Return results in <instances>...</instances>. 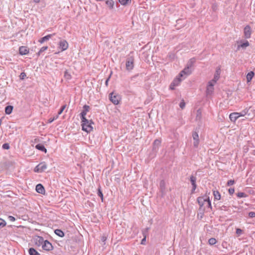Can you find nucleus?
<instances>
[{
    "mask_svg": "<svg viewBox=\"0 0 255 255\" xmlns=\"http://www.w3.org/2000/svg\"><path fill=\"white\" fill-rule=\"evenodd\" d=\"M87 113H81V119L82 121V130L89 132L93 129L92 125L93 124L92 119L89 116L87 117Z\"/></svg>",
    "mask_w": 255,
    "mask_h": 255,
    "instance_id": "nucleus-1",
    "label": "nucleus"
},
{
    "mask_svg": "<svg viewBox=\"0 0 255 255\" xmlns=\"http://www.w3.org/2000/svg\"><path fill=\"white\" fill-rule=\"evenodd\" d=\"M197 201L200 205V210L202 212H204L206 208H211L209 197L207 195H206L204 196L198 197Z\"/></svg>",
    "mask_w": 255,
    "mask_h": 255,
    "instance_id": "nucleus-2",
    "label": "nucleus"
},
{
    "mask_svg": "<svg viewBox=\"0 0 255 255\" xmlns=\"http://www.w3.org/2000/svg\"><path fill=\"white\" fill-rule=\"evenodd\" d=\"M215 84V83H213V82L209 81L208 83V85L207 86L206 88V95L208 97H210L212 94L214 93V85Z\"/></svg>",
    "mask_w": 255,
    "mask_h": 255,
    "instance_id": "nucleus-3",
    "label": "nucleus"
},
{
    "mask_svg": "<svg viewBox=\"0 0 255 255\" xmlns=\"http://www.w3.org/2000/svg\"><path fill=\"white\" fill-rule=\"evenodd\" d=\"M109 99L114 104L118 105L121 98L119 94L112 92L109 95Z\"/></svg>",
    "mask_w": 255,
    "mask_h": 255,
    "instance_id": "nucleus-4",
    "label": "nucleus"
},
{
    "mask_svg": "<svg viewBox=\"0 0 255 255\" xmlns=\"http://www.w3.org/2000/svg\"><path fill=\"white\" fill-rule=\"evenodd\" d=\"M134 58L133 57L130 56L128 57L126 61V66L127 70H131L134 67Z\"/></svg>",
    "mask_w": 255,
    "mask_h": 255,
    "instance_id": "nucleus-5",
    "label": "nucleus"
},
{
    "mask_svg": "<svg viewBox=\"0 0 255 255\" xmlns=\"http://www.w3.org/2000/svg\"><path fill=\"white\" fill-rule=\"evenodd\" d=\"M47 168V165L45 163L42 162L37 165L34 169L35 172H42Z\"/></svg>",
    "mask_w": 255,
    "mask_h": 255,
    "instance_id": "nucleus-6",
    "label": "nucleus"
},
{
    "mask_svg": "<svg viewBox=\"0 0 255 255\" xmlns=\"http://www.w3.org/2000/svg\"><path fill=\"white\" fill-rule=\"evenodd\" d=\"M245 115L241 114V113H231L229 116L230 119L232 122H235L240 117L244 116Z\"/></svg>",
    "mask_w": 255,
    "mask_h": 255,
    "instance_id": "nucleus-7",
    "label": "nucleus"
},
{
    "mask_svg": "<svg viewBox=\"0 0 255 255\" xmlns=\"http://www.w3.org/2000/svg\"><path fill=\"white\" fill-rule=\"evenodd\" d=\"M193 139V145L195 147H198L199 144V139L198 134L196 132H194L192 134Z\"/></svg>",
    "mask_w": 255,
    "mask_h": 255,
    "instance_id": "nucleus-8",
    "label": "nucleus"
},
{
    "mask_svg": "<svg viewBox=\"0 0 255 255\" xmlns=\"http://www.w3.org/2000/svg\"><path fill=\"white\" fill-rule=\"evenodd\" d=\"M42 248L43 250L49 251L52 250L53 246L47 240H45L43 244H42Z\"/></svg>",
    "mask_w": 255,
    "mask_h": 255,
    "instance_id": "nucleus-9",
    "label": "nucleus"
},
{
    "mask_svg": "<svg viewBox=\"0 0 255 255\" xmlns=\"http://www.w3.org/2000/svg\"><path fill=\"white\" fill-rule=\"evenodd\" d=\"M192 72V71L191 69L189 68V67H185L183 70H182L179 74V76L180 77H182L184 75L186 76H188L190 75Z\"/></svg>",
    "mask_w": 255,
    "mask_h": 255,
    "instance_id": "nucleus-10",
    "label": "nucleus"
},
{
    "mask_svg": "<svg viewBox=\"0 0 255 255\" xmlns=\"http://www.w3.org/2000/svg\"><path fill=\"white\" fill-rule=\"evenodd\" d=\"M244 35L246 38H249L251 35V28L249 25H247L244 28Z\"/></svg>",
    "mask_w": 255,
    "mask_h": 255,
    "instance_id": "nucleus-11",
    "label": "nucleus"
},
{
    "mask_svg": "<svg viewBox=\"0 0 255 255\" xmlns=\"http://www.w3.org/2000/svg\"><path fill=\"white\" fill-rule=\"evenodd\" d=\"M238 43H240L238 45L237 47V50H239L241 48H242L243 49H245L247 47L249 46L250 44L249 42L246 40V41L243 42L242 41H238Z\"/></svg>",
    "mask_w": 255,
    "mask_h": 255,
    "instance_id": "nucleus-12",
    "label": "nucleus"
},
{
    "mask_svg": "<svg viewBox=\"0 0 255 255\" xmlns=\"http://www.w3.org/2000/svg\"><path fill=\"white\" fill-rule=\"evenodd\" d=\"M59 47L61 49L62 51L66 50L68 47V44L67 42L65 40H61L59 43Z\"/></svg>",
    "mask_w": 255,
    "mask_h": 255,
    "instance_id": "nucleus-13",
    "label": "nucleus"
},
{
    "mask_svg": "<svg viewBox=\"0 0 255 255\" xmlns=\"http://www.w3.org/2000/svg\"><path fill=\"white\" fill-rule=\"evenodd\" d=\"M19 52L21 55L27 54L29 52V49L25 46H20L19 48Z\"/></svg>",
    "mask_w": 255,
    "mask_h": 255,
    "instance_id": "nucleus-14",
    "label": "nucleus"
},
{
    "mask_svg": "<svg viewBox=\"0 0 255 255\" xmlns=\"http://www.w3.org/2000/svg\"><path fill=\"white\" fill-rule=\"evenodd\" d=\"M220 68H219L216 71L213 79H212L210 81L213 82V83H216V82L219 80V79L220 78Z\"/></svg>",
    "mask_w": 255,
    "mask_h": 255,
    "instance_id": "nucleus-15",
    "label": "nucleus"
},
{
    "mask_svg": "<svg viewBox=\"0 0 255 255\" xmlns=\"http://www.w3.org/2000/svg\"><path fill=\"white\" fill-rule=\"evenodd\" d=\"M161 144V141L159 139H156L154 140L153 144V150L154 151H156L159 147L160 146Z\"/></svg>",
    "mask_w": 255,
    "mask_h": 255,
    "instance_id": "nucleus-16",
    "label": "nucleus"
},
{
    "mask_svg": "<svg viewBox=\"0 0 255 255\" xmlns=\"http://www.w3.org/2000/svg\"><path fill=\"white\" fill-rule=\"evenodd\" d=\"M44 241H45L44 240L43 238L42 237H41L39 236L37 237L35 239V242L36 245H37V246H41V245L42 246V244H43Z\"/></svg>",
    "mask_w": 255,
    "mask_h": 255,
    "instance_id": "nucleus-17",
    "label": "nucleus"
},
{
    "mask_svg": "<svg viewBox=\"0 0 255 255\" xmlns=\"http://www.w3.org/2000/svg\"><path fill=\"white\" fill-rule=\"evenodd\" d=\"M36 191L40 194L45 193V189L44 187L40 184H39L36 186Z\"/></svg>",
    "mask_w": 255,
    "mask_h": 255,
    "instance_id": "nucleus-18",
    "label": "nucleus"
},
{
    "mask_svg": "<svg viewBox=\"0 0 255 255\" xmlns=\"http://www.w3.org/2000/svg\"><path fill=\"white\" fill-rule=\"evenodd\" d=\"M55 34H48L38 40V42L41 44L43 43L44 41L48 40L50 38L52 37L53 35H54Z\"/></svg>",
    "mask_w": 255,
    "mask_h": 255,
    "instance_id": "nucleus-19",
    "label": "nucleus"
},
{
    "mask_svg": "<svg viewBox=\"0 0 255 255\" xmlns=\"http://www.w3.org/2000/svg\"><path fill=\"white\" fill-rule=\"evenodd\" d=\"M196 178L194 176H191L190 177V181L191 182L192 185L193 186L192 192H193L196 188Z\"/></svg>",
    "mask_w": 255,
    "mask_h": 255,
    "instance_id": "nucleus-20",
    "label": "nucleus"
},
{
    "mask_svg": "<svg viewBox=\"0 0 255 255\" xmlns=\"http://www.w3.org/2000/svg\"><path fill=\"white\" fill-rule=\"evenodd\" d=\"M179 76V77H177L175 79H174V80L172 82V86H177L179 85L180 83L182 81V80Z\"/></svg>",
    "mask_w": 255,
    "mask_h": 255,
    "instance_id": "nucleus-21",
    "label": "nucleus"
},
{
    "mask_svg": "<svg viewBox=\"0 0 255 255\" xmlns=\"http://www.w3.org/2000/svg\"><path fill=\"white\" fill-rule=\"evenodd\" d=\"M254 75H255V74L253 71H251L248 73L247 77H246L247 80L248 82H250L252 80Z\"/></svg>",
    "mask_w": 255,
    "mask_h": 255,
    "instance_id": "nucleus-22",
    "label": "nucleus"
},
{
    "mask_svg": "<svg viewBox=\"0 0 255 255\" xmlns=\"http://www.w3.org/2000/svg\"><path fill=\"white\" fill-rule=\"evenodd\" d=\"M159 186L161 192L164 193L165 190V182L164 180H161L160 182Z\"/></svg>",
    "mask_w": 255,
    "mask_h": 255,
    "instance_id": "nucleus-23",
    "label": "nucleus"
},
{
    "mask_svg": "<svg viewBox=\"0 0 255 255\" xmlns=\"http://www.w3.org/2000/svg\"><path fill=\"white\" fill-rule=\"evenodd\" d=\"M35 147L36 149L40 150L41 151H44L45 153H46V152H47V149L45 148V147L43 145H42L41 144H37L36 145Z\"/></svg>",
    "mask_w": 255,
    "mask_h": 255,
    "instance_id": "nucleus-24",
    "label": "nucleus"
},
{
    "mask_svg": "<svg viewBox=\"0 0 255 255\" xmlns=\"http://www.w3.org/2000/svg\"><path fill=\"white\" fill-rule=\"evenodd\" d=\"M213 195L215 200H219L221 198V195L218 191H214Z\"/></svg>",
    "mask_w": 255,
    "mask_h": 255,
    "instance_id": "nucleus-25",
    "label": "nucleus"
},
{
    "mask_svg": "<svg viewBox=\"0 0 255 255\" xmlns=\"http://www.w3.org/2000/svg\"><path fill=\"white\" fill-rule=\"evenodd\" d=\"M106 3L110 9H112L113 8L114 2L113 0H106Z\"/></svg>",
    "mask_w": 255,
    "mask_h": 255,
    "instance_id": "nucleus-26",
    "label": "nucleus"
},
{
    "mask_svg": "<svg viewBox=\"0 0 255 255\" xmlns=\"http://www.w3.org/2000/svg\"><path fill=\"white\" fill-rule=\"evenodd\" d=\"M54 232L56 235H57V236H58L60 237H63L64 236V232L62 231H61V230L56 229L55 230Z\"/></svg>",
    "mask_w": 255,
    "mask_h": 255,
    "instance_id": "nucleus-27",
    "label": "nucleus"
},
{
    "mask_svg": "<svg viewBox=\"0 0 255 255\" xmlns=\"http://www.w3.org/2000/svg\"><path fill=\"white\" fill-rule=\"evenodd\" d=\"M30 255H40V254L33 248H30L29 250Z\"/></svg>",
    "mask_w": 255,
    "mask_h": 255,
    "instance_id": "nucleus-28",
    "label": "nucleus"
},
{
    "mask_svg": "<svg viewBox=\"0 0 255 255\" xmlns=\"http://www.w3.org/2000/svg\"><path fill=\"white\" fill-rule=\"evenodd\" d=\"M48 49V46H43L40 48L39 51L37 53V55L39 56L41 53L46 50Z\"/></svg>",
    "mask_w": 255,
    "mask_h": 255,
    "instance_id": "nucleus-29",
    "label": "nucleus"
},
{
    "mask_svg": "<svg viewBox=\"0 0 255 255\" xmlns=\"http://www.w3.org/2000/svg\"><path fill=\"white\" fill-rule=\"evenodd\" d=\"M61 114V113H58V114L56 116H54L52 118H50L48 120V123H51L53 121H54L55 120H56L58 118V116L59 114Z\"/></svg>",
    "mask_w": 255,
    "mask_h": 255,
    "instance_id": "nucleus-30",
    "label": "nucleus"
},
{
    "mask_svg": "<svg viewBox=\"0 0 255 255\" xmlns=\"http://www.w3.org/2000/svg\"><path fill=\"white\" fill-rule=\"evenodd\" d=\"M64 77L67 79H70L71 78V75L67 70H66L64 72Z\"/></svg>",
    "mask_w": 255,
    "mask_h": 255,
    "instance_id": "nucleus-31",
    "label": "nucleus"
},
{
    "mask_svg": "<svg viewBox=\"0 0 255 255\" xmlns=\"http://www.w3.org/2000/svg\"><path fill=\"white\" fill-rule=\"evenodd\" d=\"M209 244L211 245H215L217 241L215 238H211L208 241Z\"/></svg>",
    "mask_w": 255,
    "mask_h": 255,
    "instance_id": "nucleus-32",
    "label": "nucleus"
},
{
    "mask_svg": "<svg viewBox=\"0 0 255 255\" xmlns=\"http://www.w3.org/2000/svg\"><path fill=\"white\" fill-rule=\"evenodd\" d=\"M148 230V228H146L145 231H143V234L144 236V238L141 240V244H144V242L146 240V236H145V233L147 232Z\"/></svg>",
    "mask_w": 255,
    "mask_h": 255,
    "instance_id": "nucleus-33",
    "label": "nucleus"
},
{
    "mask_svg": "<svg viewBox=\"0 0 255 255\" xmlns=\"http://www.w3.org/2000/svg\"><path fill=\"white\" fill-rule=\"evenodd\" d=\"M119 1L122 5H126L128 3V1H130L131 0H119Z\"/></svg>",
    "mask_w": 255,
    "mask_h": 255,
    "instance_id": "nucleus-34",
    "label": "nucleus"
},
{
    "mask_svg": "<svg viewBox=\"0 0 255 255\" xmlns=\"http://www.w3.org/2000/svg\"><path fill=\"white\" fill-rule=\"evenodd\" d=\"M13 109V106H10V105L7 106L5 108L4 112H12Z\"/></svg>",
    "mask_w": 255,
    "mask_h": 255,
    "instance_id": "nucleus-35",
    "label": "nucleus"
},
{
    "mask_svg": "<svg viewBox=\"0 0 255 255\" xmlns=\"http://www.w3.org/2000/svg\"><path fill=\"white\" fill-rule=\"evenodd\" d=\"M5 221L2 219H0V227H3L5 226Z\"/></svg>",
    "mask_w": 255,
    "mask_h": 255,
    "instance_id": "nucleus-36",
    "label": "nucleus"
},
{
    "mask_svg": "<svg viewBox=\"0 0 255 255\" xmlns=\"http://www.w3.org/2000/svg\"><path fill=\"white\" fill-rule=\"evenodd\" d=\"M237 196L239 198L246 197V194L244 192H239L237 194Z\"/></svg>",
    "mask_w": 255,
    "mask_h": 255,
    "instance_id": "nucleus-37",
    "label": "nucleus"
},
{
    "mask_svg": "<svg viewBox=\"0 0 255 255\" xmlns=\"http://www.w3.org/2000/svg\"><path fill=\"white\" fill-rule=\"evenodd\" d=\"M179 106H180V107L181 108V109L182 110H183V108H184L185 107V103L184 102V100H182V101L180 102V104H179Z\"/></svg>",
    "mask_w": 255,
    "mask_h": 255,
    "instance_id": "nucleus-38",
    "label": "nucleus"
},
{
    "mask_svg": "<svg viewBox=\"0 0 255 255\" xmlns=\"http://www.w3.org/2000/svg\"><path fill=\"white\" fill-rule=\"evenodd\" d=\"M98 195L99 196H100L101 197V200L103 201V193H102V191L100 190V189L98 190Z\"/></svg>",
    "mask_w": 255,
    "mask_h": 255,
    "instance_id": "nucleus-39",
    "label": "nucleus"
},
{
    "mask_svg": "<svg viewBox=\"0 0 255 255\" xmlns=\"http://www.w3.org/2000/svg\"><path fill=\"white\" fill-rule=\"evenodd\" d=\"M89 108H90V107L89 106L85 105L83 107V110L82 112H88L89 110Z\"/></svg>",
    "mask_w": 255,
    "mask_h": 255,
    "instance_id": "nucleus-40",
    "label": "nucleus"
},
{
    "mask_svg": "<svg viewBox=\"0 0 255 255\" xmlns=\"http://www.w3.org/2000/svg\"><path fill=\"white\" fill-rule=\"evenodd\" d=\"M2 148L5 149H8L9 148V145L8 143H4L2 145Z\"/></svg>",
    "mask_w": 255,
    "mask_h": 255,
    "instance_id": "nucleus-41",
    "label": "nucleus"
},
{
    "mask_svg": "<svg viewBox=\"0 0 255 255\" xmlns=\"http://www.w3.org/2000/svg\"><path fill=\"white\" fill-rule=\"evenodd\" d=\"M249 216L250 218L255 217V212H250L249 213Z\"/></svg>",
    "mask_w": 255,
    "mask_h": 255,
    "instance_id": "nucleus-42",
    "label": "nucleus"
},
{
    "mask_svg": "<svg viewBox=\"0 0 255 255\" xmlns=\"http://www.w3.org/2000/svg\"><path fill=\"white\" fill-rule=\"evenodd\" d=\"M235 181L233 180H230L228 181L227 185L228 186H231L234 184Z\"/></svg>",
    "mask_w": 255,
    "mask_h": 255,
    "instance_id": "nucleus-43",
    "label": "nucleus"
},
{
    "mask_svg": "<svg viewBox=\"0 0 255 255\" xmlns=\"http://www.w3.org/2000/svg\"><path fill=\"white\" fill-rule=\"evenodd\" d=\"M243 233V231L240 229H237L236 230V234L240 236Z\"/></svg>",
    "mask_w": 255,
    "mask_h": 255,
    "instance_id": "nucleus-44",
    "label": "nucleus"
},
{
    "mask_svg": "<svg viewBox=\"0 0 255 255\" xmlns=\"http://www.w3.org/2000/svg\"><path fill=\"white\" fill-rule=\"evenodd\" d=\"M26 77V74L24 72H22L20 75V78L23 79Z\"/></svg>",
    "mask_w": 255,
    "mask_h": 255,
    "instance_id": "nucleus-45",
    "label": "nucleus"
},
{
    "mask_svg": "<svg viewBox=\"0 0 255 255\" xmlns=\"http://www.w3.org/2000/svg\"><path fill=\"white\" fill-rule=\"evenodd\" d=\"M235 192V190L234 188H230L229 189V193H230V194L231 195H232L233 194V193H234Z\"/></svg>",
    "mask_w": 255,
    "mask_h": 255,
    "instance_id": "nucleus-46",
    "label": "nucleus"
},
{
    "mask_svg": "<svg viewBox=\"0 0 255 255\" xmlns=\"http://www.w3.org/2000/svg\"><path fill=\"white\" fill-rule=\"evenodd\" d=\"M188 62L193 65L194 63L195 62V59L194 58L190 59Z\"/></svg>",
    "mask_w": 255,
    "mask_h": 255,
    "instance_id": "nucleus-47",
    "label": "nucleus"
},
{
    "mask_svg": "<svg viewBox=\"0 0 255 255\" xmlns=\"http://www.w3.org/2000/svg\"><path fill=\"white\" fill-rule=\"evenodd\" d=\"M8 219H9V221H10L11 222H13L15 221V218L13 216H9Z\"/></svg>",
    "mask_w": 255,
    "mask_h": 255,
    "instance_id": "nucleus-48",
    "label": "nucleus"
},
{
    "mask_svg": "<svg viewBox=\"0 0 255 255\" xmlns=\"http://www.w3.org/2000/svg\"><path fill=\"white\" fill-rule=\"evenodd\" d=\"M66 105H63L61 107V109L59 110V112H63L66 108Z\"/></svg>",
    "mask_w": 255,
    "mask_h": 255,
    "instance_id": "nucleus-49",
    "label": "nucleus"
},
{
    "mask_svg": "<svg viewBox=\"0 0 255 255\" xmlns=\"http://www.w3.org/2000/svg\"><path fill=\"white\" fill-rule=\"evenodd\" d=\"M193 66V64L189 63V62H188L187 64V67H189V68L190 69H191V67Z\"/></svg>",
    "mask_w": 255,
    "mask_h": 255,
    "instance_id": "nucleus-50",
    "label": "nucleus"
},
{
    "mask_svg": "<svg viewBox=\"0 0 255 255\" xmlns=\"http://www.w3.org/2000/svg\"><path fill=\"white\" fill-rule=\"evenodd\" d=\"M193 66V64L189 63V62H188L187 64V67H189V68L190 69H191V67Z\"/></svg>",
    "mask_w": 255,
    "mask_h": 255,
    "instance_id": "nucleus-51",
    "label": "nucleus"
},
{
    "mask_svg": "<svg viewBox=\"0 0 255 255\" xmlns=\"http://www.w3.org/2000/svg\"><path fill=\"white\" fill-rule=\"evenodd\" d=\"M110 77H111V76H110L108 79H107L106 82H105V85H106V86H108V82H109V81L110 79Z\"/></svg>",
    "mask_w": 255,
    "mask_h": 255,
    "instance_id": "nucleus-52",
    "label": "nucleus"
},
{
    "mask_svg": "<svg viewBox=\"0 0 255 255\" xmlns=\"http://www.w3.org/2000/svg\"><path fill=\"white\" fill-rule=\"evenodd\" d=\"M106 240H107V237H105V236H103V237H102V241L103 242H105V241H106Z\"/></svg>",
    "mask_w": 255,
    "mask_h": 255,
    "instance_id": "nucleus-53",
    "label": "nucleus"
},
{
    "mask_svg": "<svg viewBox=\"0 0 255 255\" xmlns=\"http://www.w3.org/2000/svg\"><path fill=\"white\" fill-rule=\"evenodd\" d=\"M175 87H176V86H172V83L170 84V89H171V90H174V88Z\"/></svg>",
    "mask_w": 255,
    "mask_h": 255,
    "instance_id": "nucleus-54",
    "label": "nucleus"
},
{
    "mask_svg": "<svg viewBox=\"0 0 255 255\" xmlns=\"http://www.w3.org/2000/svg\"><path fill=\"white\" fill-rule=\"evenodd\" d=\"M40 0H33L34 2L35 3H39Z\"/></svg>",
    "mask_w": 255,
    "mask_h": 255,
    "instance_id": "nucleus-55",
    "label": "nucleus"
},
{
    "mask_svg": "<svg viewBox=\"0 0 255 255\" xmlns=\"http://www.w3.org/2000/svg\"><path fill=\"white\" fill-rule=\"evenodd\" d=\"M213 8L214 10H215V8H216V6H213Z\"/></svg>",
    "mask_w": 255,
    "mask_h": 255,
    "instance_id": "nucleus-56",
    "label": "nucleus"
},
{
    "mask_svg": "<svg viewBox=\"0 0 255 255\" xmlns=\"http://www.w3.org/2000/svg\"><path fill=\"white\" fill-rule=\"evenodd\" d=\"M1 120H0V126L1 125Z\"/></svg>",
    "mask_w": 255,
    "mask_h": 255,
    "instance_id": "nucleus-57",
    "label": "nucleus"
},
{
    "mask_svg": "<svg viewBox=\"0 0 255 255\" xmlns=\"http://www.w3.org/2000/svg\"><path fill=\"white\" fill-rule=\"evenodd\" d=\"M10 113H10V112L6 113V114H10Z\"/></svg>",
    "mask_w": 255,
    "mask_h": 255,
    "instance_id": "nucleus-58",
    "label": "nucleus"
}]
</instances>
